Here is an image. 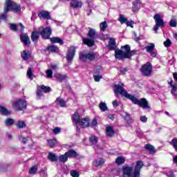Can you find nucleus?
Returning <instances> with one entry per match:
<instances>
[{
	"mask_svg": "<svg viewBox=\"0 0 177 177\" xmlns=\"http://www.w3.org/2000/svg\"><path fill=\"white\" fill-rule=\"evenodd\" d=\"M173 81L171 80V82L169 83L170 86H171V94L174 95V96H176V90H177V87L176 86L172 84H173Z\"/></svg>",
	"mask_w": 177,
	"mask_h": 177,
	"instance_id": "473e14b6",
	"label": "nucleus"
},
{
	"mask_svg": "<svg viewBox=\"0 0 177 177\" xmlns=\"http://www.w3.org/2000/svg\"><path fill=\"white\" fill-rule=\"evenodd\" d=\"M163 44L165 48H169V46H171V45L172 44V42H171V39H167L165 41H164Z\"/></svg>",
	"mask_w": 177,
	"mask_h": 177,
	"instance_id": "8fccbe9b",
	"label": "nucleus"
},
{
	"mask_svg": "<svg viewBox=\"0 0 177 177\" xmlns=\"http://www.w3.org/2000/svg\"><path fill=\"white\" fill-rule=\"evenodd\" d=\"M48 160H50V161H52L53 162H55V161H57V156H56V154L52 152L48 153Z\"/></svg>",
	"mask_w": 177,
	"mask_h": 177,
	"instance_id": "bb28decb",
	"label": "nucleus"
},
{
	"mask_svg": "<svg viewBox=\"0 0 177 177\" xmlns=\"http://www.w3.org/2000/svg\"><path fill=\"white\" fill-rule=\"evenodd\" d=\"M88 37L90 38L95 39L96 38V30L95 29L89 28V31L88 32Z\"/></svg>",
	"mask_w": 177,
	"mask_h": 177,
	"instance_id": "393cba45",
	"label": "nucleus"
},
{
	"mask_svg": "<svg viewBox=\"0 0 177 177\" xmlns=\"http://www.w3.org/2000/svg\"><path fill=\"white\" fill-rule=\"evenodd\" d=\"M57 143V140H56V138L48 140V146H49V147H50L51 149L55 147V145Z\"/></svg>",
	"mask_w": 177,
	"mask_h": 177,
	"instance_id": "2f4dec72",
	"label": "nucleus"
},
{
	"mask_svg": "<svg viewBox=\"0 0 177 177\" xmlns=\"http://www.w3.org/2000/svg\"><path fill=\"white\" fill-rule=\"evenodd\" d=\"M169 26L170 27H176L177 26L176 20L175 19H171L169 21Z\"/></svg>",
	"mask_w": 177,
	"mask_h": 177,
	"instance_id": "3c124183",
	"label": "nucleus"
},
{
	"mask_svg": "<svg viewBox=\"0 0 177 177\" xmlns=\"http://www.w3.org/2000/svg\"><path fill=\"white\" fill-rule=\"evenodd\" d=\"M140 121H141V122H147V117H146V115L141 116Z\"/></svg>",
	"mask_w": 177,
	"mask_h": 177,
	"instance_id": "4d7b16f0",
	"label": "nucleus"
},
{
	"mask_svg": "<svg viewBox=\"0 0 177 177\" xmlns=\"http://www.w3.org/2000/svg\"><path fill=\"white\" fill-rule=\"evenodd\" d=\"M143 167V162L140 160L136 162V165L134 168L133 166H125L123 167V176L124 177H140V169Z\"/></svg>",
	"mask_w": 177,
	"mask_h": 177,
	"instance_id": "7ed1b4c3",
	"label": "nucleus"
},
{
	"mask_svg": "<svg viewBox=\"0 0 177 177\" xmlns=\"http://www.w3.org/2000/svg\"><path fill=\"white\" fill-rule=\"evenodd\" d=\"M104 164V159L102 158H98L94 160V165L95 167H102Z\"/></svg>",
	"mask_w": 177,
	"mask_h": 177,
	"instance_id": "6ab92c4d",
	"label": "nucleus"
},
{
	"mask_svg": "<svg viewBox=\"0 0 177 177\" xmlns=\"http://www.w3.org/2000/svg\"><path fill=\"white\" fill-rule=\"evenodd\" d=\"M5 124H6V125H7V127H10V126L13 125V124H15V120H13L12 118H8L6 120Z\"/></svg>",
	"mask_w": 177,
	"mask_h": 177,
	"instance_id": "a19ab883",
	"label": "nucleus"
},
{
	"mask_svg": "<svg viewBox=\"0 0 177 177\" xmlns=\"http://www.w3.org/2000/svg\"><path fill=\"white\" fill-rule=\"evenodd\" d=\"M0 113L2 115H10V111H8V109L2 106H0Z\"/></svg>",
	"mask_w": 177,
	"mask_h": 177,
	"instance_id": "b1692460",
	"label": "nucleus"
},
{
	"mask_svg": "<svg viewBox=\"0 0 177 177\" xmlns=\"http://www.w3.org/2000/svg\"><path fill=\"white\" fill-rule=\"evenodd\" d=\"M94 81L95 82H99L100 80L103 78V77L100 74H94L93 75Z\"/></svg>",
	"mask_w": 177,
	"mask_h": 177,
	"instance_id": "c03bdc74",
	"label": "nucleus"
},
{
	"mask_svg": "<svg viewBox=\"0 0 177 177\" xmlns=\"http://www.w3.org/2000/svg\"><path fill=\"white\" fill-rule=\"evenodd\" d=\"M61 131H62V129H60L59 127H55L54 129H53V132L54 135H59Z\"/></svg>",
	"mask_w": 177,
	"mask_h": 177,
	"instance_id": "864d4df0",
	"label": "nucleus"
},
{
	"mask_svg": "<svg viewBox=\"0 0 177 177\" xmlns=\"http://www.w3.org/2000/svg\"><path fill=\"white\" fill-rule=\"evenodd\" d=\"M38 86L45 93H48V92H50V87H49V86H46L45 85H41V86Z\"/></svg>",
	"mask_w": 177,
	"mask_h": 177,
	"instance_id": "4c0bfd02",
	"label": "nucleus"
},
{
	"mask_svg": "<svg viewBox=\"0 0 177 177\" xmlns=\"http://www.w3.org/2000/svg\"><path fill=\"white\" fill-rule=\"evenodd\" d=\"M126 24L127 27H131L133 28V21H127Z\"/></svg>",
	"mask_w": 177,
	"mask_h": 177,
	"instance_id": "6e6d98bb",
	"label": "nucleus"
},
{
	"mask_svg": "<svg viewBox=\"0 0 177 177\" xmlns=\"http://www.w3.org/2000/svg\"><path fill=\"white\" fill-rule=\"evenodd\" d=\"M101 70H102V66H95L94 69V74H100Z\"/></svg>",
	"mask_w": 177,
	"mask_h": 177,
	"instance_id": "5fc2aeb1",
	"label": "nucleus"
},
{
	"mask_svg": "<svg viewBox=\"0 0 177 177\" xmlns=\"http://www.w3.org/2000/svg\"><path fill=\"white\" fill-rule=\"evenodd\" d=\"M173 161L174 164H177V155L176 156H173Z\"/></svg>",
	"mask_w": 177,
	"mask_h": 177,
	"instance_id": "774afa93",
	"label": "nucleus"
},
{
	"mask_svg": "<svg viewBox=\"0 0 177 177\" xmlns=\"http://www.w3.org/2000/svg\"><path fill=\"white\" fill-rule=\"evenodd\" d=\"M75 55V48L74 46H71L69 48L68 54L66 55L67 61L72 62L73 59H74Z\"/></svg>",
	"mask_w": 177,
	"mask_h": 177,
	"instance_id": "9d476101",
	"label": "nucleus"
},
{
	"mask_svg": "<svg viewBox=\"0 0 177 177\" xmlns=\"http://www.w3.org/2000/svg\"><path fill=\"white\" fill-rule=\"evenodd\" d=\"M70 174L72 177H80V173L77 170H72Z\"/></svg>",
	"mask_w": 177,
	"mask_h": 177,
	"instance_id": "49530a36",
	"label": "nucleus"
},
{
	"mask_svg": "<svg viewBox=\"0 0 177 177\" xmlns=\"http://www.w3.org/2000/svg\"><path fill=\"white\" fill-rule=\"evenodd\" d=\"M38 17L39 19H46V20H50V14L46 10H41L39 12Z\"/></svg>",
	"mask_w": 177,
	"mask_h": 177,
	"instance_id": "ddd939ff",
	"label": "nucleus"
},
{
	"mask_svg": "<svg viewBox=\"0 0 177 177\" xmlns=\"http://www.w3.org/2000/svg\"><path fill=\"white\" fill-rule=\"evenodd\" d=\"M47 50L49 52H59V48L56 46H50L47 47Z\"/></svg>",
	"mask_w": 177,
	"mask_h": 177,
	"instance_id": "ea45409f",
	"label": "nucleus"
},
{
	"mask_svg": "<svg viewBox=\"0 0 177 177\" xmlns=\"http://www.w3.org/2000/svg\"><path fill=\"white\" fill-rule=\"evenodd\" d=\"M23 43L24 44L25 46H30L31 44V41L30 40V37L28 36L24 35H23Z\"/></svg>",
	"mask_w": 177,
	"mask_h": 177,
	"instance_id": "5701e85b",
	"label": "nucleus"
},
{
	"mask_svg": "<svg viewBox=\"0 0 177 177\" xmlns=\"http://www.w3.org/2000/svg\"><path fill=\"white\" fill-rule=\"evenodd\" d=\"M146 150H148L151 154H153V153H156V149H154V147L150 144H147L145 145Z\"/></svg>",
	"mask_w": 177,
	"mask_h": 177,
	"instance_id": "cd10ccee",
	"label": "nucleus"
},
{
	"mask_svg": "<svg viewBox=\"0 0 177 177\" xmlns=\"http://www.w3.org/2000/svg\"><path fill=\"white\" fill-rule=\"evenodd\" d=\"M108 26L109 25L107 24L106 21L101 22L100 24V31L101 32L105 31L106 28H107Z\"/></svg>",
	"mask_w": 177,
	"mask_h": 177,
	"instance_id": "72a5a7b5",
	"label": "nucleus"
},
{
	"mask_svg": "<svg viewBox=\"0 0 177 177\" xmlns=\"http://www.w3.org/2000/svg\"><path fill=\"white\" fill-rule=\"evenodd\" d=\"M115 95L118 97V95L120 94L122 96L126 97V99H129V100L132 101L133 104H138L142 109H145L147 110H150V105H149V102L146 98H142L138 100L135 96L128 93L125 88H124V84L120 82L118 84H115Z\"/></svg>",
	"mask_w": 177,
	"mask_h": 177,
	"instance_id": "f257e3e1",
	"label": "nucleus"
},
{
	"mask_svg": "<svg viewBox=\"0 0 177 177\" xmlns=\"http://www.w3.org/2000/svg\"><path fill=\"white\" fill-rule=\"evenodd\" d=\"M83 44H84V45H87V46H93V45H95V40H93V39H91L87 38H84Z\"/></svg>",
	"mask_w": 177,
	"mask_h": 177,
	"instance_id": "f3484780",
	"label": "nucleus"
},
{
	"mask_svg": "<svg viewBox=\"0 0 177 177\" xmlns=\"http://www.w3.org/2000/svg\"><path fill=\"white\" fill-rule=\"evenodd\" d=\"M154 48H155V45L153 43L149 44V46H147L145 47V49L147 50V52H148V53H150V52H152L153 50H154Z\"/></svg>",
	"mask_w": 177,
	"mask_h": 177,
	"instance_id": "c9c22d12",
	"label": "nucleus"
},
{
	"mask_svg": "<svg viewBox=\"0 0 177 177\" xmlns=\"http://www.w3.org/2000/svg\"><path fill=\"white\" fill-rule=\"evenodd\" d=\"M100 110L101 111L104 112L107 111L109 109L107 108V105L106 104V102H101L99 104Z\"/></svg>",
	"mask_w": 177,
	"mask_h": 177,
	"instance_id": "c85d7f7f",
	"label": "nucleus"
},
{
	"mask_svg": "<svg viewBox=\"0 0 177 177\" xmlns=\"http://www.w3.org/2000/svg\"><path fill=\"white\" fill-rule=\"evenodd\" d=\"M171 146H173L174 149L177 151V139L173 138L170 142Z\"/></svg>",
	"mask_w": 177,
	"mask_h": 177,
	"instance_id": "a18cd8bd",
	"label": "nucleus"
},
{
	"mask_svg": "<svg viewBox=\"0 0 177 177\" xmlns=\"http://www.w3.org/2000/svg\"><path fill=\"white\" fill-rule=\"evenodd\" d=\"M50 41L52 44H59L60 45L63 44V40L59 37H52L50 39Z\"/></svg>",
	"mask_w": 177,
	"mask_h": 177,
	"instance_id": "4be33fe9",
	"label": "nucleus"
},
{
	"mask_svg": "<svg viewBox=\"0 0 177 177\" xmlns=\"http://www.w3.org/2000/svg\"><path fill=\"white\" fill-rule=\"evenodd\" d=\"M37 171H38V167L33 166L29 170L30 175H35Z\"/></svg>",
	"mask_w": 177,
	"mask_h": 177,
	"instance_id": "79ce46f5",
	"label": "nucleus"
},
{
	"mask_svg": "<svg viewBox=\"0 0 177 177\" xmlns=\"http://www.w3.org/2000/svg\"><path fill=\"white\" fill-rule=\"evenodd\" d=\"M46 73L47 78H53V71H52V69H48Z\"/></svg>",
	"mask_w": 177,
	"mask_h": 177,
	"instance_id": "09e8293b",
	"label": "nucleus"
},
{
	"mask_svg": "<svg viewBox=\"0 0 177 177\" xmlns=\"http://www.w3.org/2000/svg\"><path fill=\"white\" fill-rule=\"evenodd\" d=\"M97 125V120L96 119H93L91 122V126L95 127Z\"/></svg>",
	"mask_w": 177,
	"mask_h": 177,
	"instance_id": "13d9d810",
	"label": "nucleus"
},
{
	"mask_svg": "<svg viewBox=\"0 0 177 177\" xmlns=\"http://www.w3.org/2000/svg\"><path fill=\"white\" fill-rule=\"evenodd\" d=\"M80 59L82 60V62H86L87 60H90V62H93L94 59H95L96 55L93 52H86V51H83L80 53Z\"/></svg>",
	"mask_w": 177,
	"mask_h": 177,
	"instance_id": "423d86ee",
	"label": "nucleus"
},
{
	"mask_svg": "<svg viewBox=\"0 0 177 177\" xmlns=\"http://www.w3.org/2000/svg\"><path fill=\"white\" fill-rule=\"evenodd\" d=\"M118 21H120V24H124L128 21V19L125 17V16L122 14H120L118 17Z\"/></svg>",
	"mask_w": 177,
	"mask_h": 177,
	"instance_id": "7c9ffc66",
	"label": "nucleus"
},
{
	"mask_svg": "<svg viewBox=\"0 0 177 177\" xmlns=\"http://www.w3.org/2000/svg\"><path fill=\"white\" fill-rule=\"evenodd\" d=\"M56 103H57V104H58L61 107H65L66 106V101H64V100H63L60 97L57 98Z\"/></svg>",
	"mask_w": 177,
	"mask_h": 177,
	"instance_id": "c756f323",
	"label": "nucleus"
},
{
	"mask_svg": "<svg viewBox=\"0 0 177 177\" xmlns=\"http://www.w3.org/2000/svg\"><path fill=\"white\" fill-rule=\"evenodd\" d=\"M141 73L142 75L145 77H149L151 74V71H153V66H151V64L148 62L142 66L140 68Z\"/></svg>",
	"mask_w": 177,
	"mask_h": 177,
	"instance_id": "0eeeda50",
	"label": "nucleus"
},
{
	"mask_svg": "<svg viewBox=\"0 0 177 177\" xmlns=\"http://www.w3.org/2000/svg\"><path fill=\"white\" fill-rule=\"evenodd\" d=\"M16 126L17 127V128H23V121H18V122L16 124Z\"/></svg>",
	"mask_w": 177,
	"mask_h": 177,
	"instance_id": "bf43d9fd",
	"label": "nucleus"
},
{
	"mask_svg": "<svg viewBox=\"0 0 177 177\" xmlns=\"http://www.w3.org/2000/svg\"><path fill=\"white\" fill-rule=\"evenodd\" d=\"M8 12H20V6L12 0H6L4 13H8Z\"/></svg>",
	"mask_w": 177,
	"mask_h": 177,
	"instance_id": "20e7f679",
	"label": "nucleus"
},
{
	"mask_svg": "<svg viewBox=\"0 0 177 177\" xmlns=\"http://www.w3.org/2000/svg\"><path fill=\"white\" fill-rule=\"evenodd\" d=\"M68 160V156H67L66 153L65 154L61 155L59 157V161H60L61 162H66Z\"/></svg>",
	"mask_w": 177,
	"mask_h": 177,
	"instance_id": "58836bf2",
	"label": "nucleus"
},
{
	"mask_svg": "<svg viewBox=\"0 0 177 177\" xmlns=\"http://www.w3.org/2000/svg\"><path fill=\"white\" fill-rule=\"evenodd\" d=\"M38 38H39V32L34 31L31 35V39L33 42H37Z\"/></svg>",
	"mask_w": 177,
	"mask_h": 177,
	"instance_id": "412c9836",
	"label": "nucleus"
},
{
	"mask_svg": "<svg viewBox=\"0 0 177 177\" xmlns=\"http://www.w3.org/2000/svg\"><path fill=\"white\" fill-rule=\"evenodd\" d=\"M27 77L29 80H32V68H29L27 71Z\"/></svg>",
	"mask_w": 177,
	"mask_h": 177,
	"instance_id": "de8ad7c7",
	"label": "nucleus"
},
{
	"mask_svg": "<svg viewBox=\"0 0 177 177\" xmlns=\"http://www.w3.org/2000/svg\"><path fill=\"white\" fill-rule=\"evenodd\" d=\"M115 162L118 165H121V164H124V162H125V158L122 156H119L116 158Z\"/></svg>",
	"mask_w": 177,
	"mask_h": 177,
	"instance_id": "e433bc0d",
	"label": "nucleus"
},
{
	"mask_svg": "<svg viewBox=\"0 0 177 177\" xmlns=\"http://www.w3.org/2000/svg\"><path fill=\"white\" fill-rule=\"evenodd\" d=\"M136 50H131V46L127 44L121 46L120 50H115V57L118 60L131 59L133 55H136Z\"/></svg>",
	"mask_w": 177,
	"mask_h": 177,
	"instance_id": "f03ea898",
	"label": "nucleus"
},
{
	"mask_svg": "<svg viewBox=\"0 0 177 177\" xmlns=\"http://www.w3.org/2000/svg\"><path fill=\"white\" fill-rule=\"evenodd\" d=\"M23 59L24 60H30V59H32V55H31V52L28 50H24L23 52Z\"/></svg>",
	"mask_w": 177,
	"mask_h": 177,
	"instance_id": "a211bd4d",
	"label": "nucleus"
},
{
	"mask_svg": "<svg viewBox=\"0 0 177 177\" xmlns=\"http://www.w3.org/2000/svg\"><path fill=\"white\" fill-rule=\"evenodd\" d=\"M167 175L168 177H175V174H174L172 171L167 173Z\"/></svg>",
	"mask_w": 177,
	"mask_h": 177,
	"instance_id": "69168bd1",
	"label": "nucleus"
},
{
	"mask_svg": "<svg viewBox=\"0 0 177 177\" xmlns=\"http://www.w3.org/2000/svg\"><path fill=\"white\" fill-rule=\"evenodd\" d=\"M142 5H143V3H142L140 0H136L135 1H133L132 9L133 13H138V11L140 10Z\"/></svg>",
	"mask_w": 177,
	"mask_h": 177,
	"instance_id": "f8f14e48",
	"label": "nucleus"
},
{
	"mask_svg": "<svg viewBox=\"0 0 177 177\" xmlns=\"http://www.w3.org/2000/svg\"><path fill=\"white\" fill-rule=\"evenodd\" d=\"M127 68H122V69H120V73H121V74H125V73H127Z\"/></svg>",
	"mask_w": 177,
	"mask_h": 177,
	"instance_id": "338daca9",
	"label": "nucleus"
},
{
	"mask_svg": "<svg viewBox=\"0 0 177 177\" xmlns=\"http://www.w3.org/2000/svg\"><path fill=\"white\" fill-rule=\"evenodd\" d=\"M66 154L68 156V158L77 157V152L73 149L66 152Z\"/></svg>",
	"mask_w": 177,
	"mask_h": 177,
	"instance_id": "f704fd0d",
	"label": "nucleus"
},
{
	"mask_svg": "<svg viewBox=\"0 0 177 177\" xmlns=\"http://www.w3.org/2000/svg\"><path fill=\"white\" fill-rule=\"evenodd\" d=\"M106 132L107 136H109L110 138H111V136H114V130L113 129V127H107L106 129Z\"/></svg>",
	"mask_w": 177,
	"mask_h": 177,
	"instance_id": "a878e982",
	"label": "nucleus"
},
{
	"mask_svg": "<svg viewBox=\"0 0 177 177\" xmlns=\"http://www.w3.org/2000/svg\"><path fill=\"white\" fill-rule=\"evenodd\" d=\"M79 125H81L82 128H86L87 127H89V120L88 118L82 119Z\"/></svg>",
	"mask_w": 177,
	"mask_h": 177,
	"instance_id": "aec40b11",
	"label": "nucleus"
},
{
	"mask_svg": "<svg viewBox=\"0 0 177 177\" xmlns=\"http://www.w3.org/2000/svg\"><path fill=\"white\" fill-rule=\"evenodd\" d=\"M89 140H90L91 143H92V145H96V143H97V137H96L95 136H91L89 138Z\"/></svg>",
	"mask_w": 177,
	"mask_h": 177,
	"instance_id": "37998d69",
	"label": "nucleus"
},
{
	"mask_svg": "<svg viewBox=\"0 0 177 177\" xmlns=\"http://www.w3.org/2000/svg\"><path fill=\"white\" fill-rule=\"evenodd\" d=\"M153 19L155 20V26H153V31L157 34L158 31V28H162V27H165V22H164V19L161 17L160 13H156L153 16Z\"/></svg>",
	"mask_w": 177,
	"mask_h": 177,
	"instance_id": "39448f33",
	"label": "nucleus"
},
{
	"mask_svg": "<svg viewBox=\"0 0 177 177\" xmlns=\"http://www.w3.org/2000/svg\"><path fill=\"white\" fill-rule=\"evenodd\" d=\"M109 50H115L117 45L115 44V39L110 38L108 44Z\"/></svg>",
	"mask_w": 177,
	"mask_h": 177,
	"instance_id": "2eb2a0df",
	"label": "nucleus"
},
{
	"mask_svg": "<svg viewBox=\"0 0 177 177\" xmlns=\"http://www.w3.org/2000/svg\"><path fill=\"white\" fill-rule=\"evenodd\" d=\"M23 106V100L19 99V100L16 101L15 103L12 104V107L17 110L18 111H21Z\"/></svg>",
	"mask_w": 177,
	"mask_h": 177,
	"instance_id": "4468645a",
	"label": "nucleus"
},
{
	"mask_svg": "<svg viewBox=\"0 0 177 177\" xmlns=\"http://www.w3.org/2000/svg\"><path fill=\"white\" fill-rule=\"evenodd\" d=\"M55 77L57 80V81H59V82H63V81H66L67 80V75H63L62 73H56Z\"/></svg>",
	"mask_w": 177,
	"mask_h": 177,
	"instance_id": "dca6fc26",
	"label": "nucleus"
},
{
	"mask_svg": "<svg viewBox=\"0 0 177 177\" xmlns=\"http://www.w3.org/2000/svg\"><path fill=\"white\" fill-rule=\"evenodd\" d=\"M9 28L11 31H14L15 32H21V31H23V24H9Z\"/></svg>",
	"mask_w": 177,
	"mask_h": 177,
	"instance_id": "1a4fd4ad",
	"label": "nucleus"
},
{
	"mask_svg": "<svg viewBox=\"0 0 177 177\" xmlns=\"http://www.w3.org/2000/svg\"><path fill=\"white\" fill-rule=\"evenodd\" d=\"M43 95L44 91L41 90L39 86H37V96L40 98Z\"/></svg>",
	"mask_w": 177,
	"mask_h": 177,
	"instance_id": "603ef678",
	"label": "nucleus"
},
{
	"mask_svg": "<svg viewBox=\"0 0 177 177\" xmlns=\"http://www.w3.org/2000/svg\"><path fill=\"white\" fill-rule=\"evenodd\" d=\"M112 104L113 107H118V102H117V100L113 101Z\"/></svg>",
	"mask_w": 177,
	"mask_h": 177,
	"instance_id": "0e129e2a",
	"label": "nucleus"
},
{
	"mask_svg": "<svg viewBox=\"0 0 177 177\" xmlns=\"http://www.w3.org/2000/svg\"><path fill=\"white\" fill-rule=\"evenodd\" d=\"M136 133H137L138 136H139L140 138H142V136H143V131H142V130H140V129L137 130Z\"/></svg>",
	"mask_w": 177,
	"mask_h": 177,
	"instance_id": "052dcab7",
	"label": "nucleus"
},
{
	"mask_svg": "<svg viewBox=\"0 0 177 177\" xmlns=\"http://www.w3.org/2000/svg\"><path fill=\"white\" fill-rule=\"evenodd\" d=\"M39 31L44 39H48L50 37V34H52V28L50 27L44 28L41 26L39 28Z\"/></svg>",
	"mask_w": 177,
	"mask_h": 177,
	"instance_id": "6e6552de",
	"label": "nucleus"
},
{
	"mask_svg": "<svg viewBox=\"0 0 177 177\" xmlns=\"http://www.w3.org/2000/svg\"><path fill=\"white\" fill-rule=\"evenodd\" d=\"M51 68H53V70H54L55 71H56L59 68L57 67V65L55 64H52L50 65Z\"/></svg>",
	"mask_w": 177,
	"mask_h": 177,
	"instance_id": "680f3d73",
	"label": "nucleus"
},
{
	"mask_svg": "<svg viewBox=\"0 0 177 177\" xmlns=\"http://www.w3.org/2000/svg\"><path fill=\"white\" fill-rule=\"evenodd\" d=\"M72 121L77 127V131H80V127H78V125L81 122V119H80V114H78L77 112H75V114L72 115Z\"/></svg>",
	"mask_w": 177,
	"mask_h": 177,
	"instance_id": "9b49d317",
	"label": "nucleus"
},
{
	"mask_svg": "<svg viewBox=\"0 0 177 177\" xmlns=\"http://www.w3.org/2000/svg\"><path fill=\"white\" fill-rule=\"evenodd\" d=\"M27 109V101L23 100V109L26 110Z\"/></svg>",
	"mask_w": 177,
	"mask_h": 177,
	"instance_id": "e2e57ef3",
	"label": "nucleus"
}]
</instances>
